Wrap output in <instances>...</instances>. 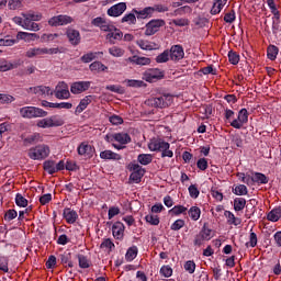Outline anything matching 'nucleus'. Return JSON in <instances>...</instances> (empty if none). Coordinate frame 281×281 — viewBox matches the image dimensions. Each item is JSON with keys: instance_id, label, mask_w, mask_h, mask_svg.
<instances>
[{"instance_id": "nucleus-1", "label": "nucleus", "mask_w": 281, "mask_h": 281, "mask_svg": "<svg viewBox=\"0 0 281 281\" xmlns=\"http://www.w3.org/2000/svg\"><path fill=\"white\" fill-rule=\"evenodd\" d=\"M148 148L151 153H161L162 159L166 157L172 159V157H175V153L170 150V143L161 138L150 140Z\"/></svg>"}, {"instance_id": "nucleus-2", "label": "nucleus", "mask_w": 281, "mask_h": 281, "mask_svg": "<svg viewBox=\"0 0 281 281\" xmlns=\"http://www.w3.org/2000/svg\"><path fill=\"white\" fill-rule=\"evenodd\" d=\"M20 115L24 120H34L36 117H47V111L36 106H23L20 109Z\"/></svg>"}, {"instance_id": "nucleus-3", "label": "nucleus", "mask_w": 281, "mask_h": 281, "mask_svg": "<svg viewBox=\"0 0 281 281\" xmlns=\"http://www.w3.org/2000/svg\"><path fill=\"white\" fill-rule=\"evenodd\" d=\"M29 157L34 161H41L49 157V147L47 145H37L29 149Z\"/></svg>"}, {"instance_id": "nucleus-4", "label": "nucleus", "mask_w": 281, "mask_h": 281, "mask_svg": "<svg viewBox=\"0 0 281 281\" xmlns=\"http://www.w3.org/2000/svg\"><path fill=\"white\" fill-rule=\"evenodd\" d=\"M175 98L170 93L159 94L150 100L151 106L155 109H166L172 104Z\"/></svg>"}, {"instance_id": "nucleus-5", "label": "nucleus", "mask_w": 281, "mask_h": 281, "mask_svg": "<svg viewBox=\"0 0 281 281\" xmlns=\"http://www.w3.org/2000/svg\"><path fill=\"white\" fill-rule=\"evenodd\" d=\"M166 25V21L161 19L150 20L145 26V36H155L161 27Z\"/></svg>"}, {"instance_id": "nucleus-6", "label": "nucleus", "mask_w": 281, "mask_h": 281, "mask_svg": "<svg viewBox=\"0 0 281 281\" xmlns=\"http://www.w3.org/2000/svg\"><path fill=\"white\" fill-rule=\"evenodd\" d=\"M166 74L159 68L147 69L143 74V80L146 82H157V80H164Z\"/></svg>"}, {"instance_id": "nucleus-7", "label": "nucleus", "mask_w": 281, "mask_h": 281, "mask_svg": "<svg viewBox=\"0 0 281 281\" xmlns=\"http://www.w3.org/2000/svg\"><path fill=\"white\" fill-rule=\"evenodd\" d=\"M70 23H74V18L65 14L55 15L48 20L50 27H60L63 25H69Z\"/></svg>"}, {"instance_id": "nucleus-8", "label": "nucleus", "mask_w": 281, "mask_h": 281, "mask_svg": "<svg viewBox=\"0 0 281 281\" xmlns=\"http://www.w3.org/2000/svg\"><path fill=\"white\" fill-rule=\"evenodd\" d=\"M249 122V112L247 111V109H241L239 112H238V116L237 119L233 120L231 122V126L233 128H237V130H240L243 128V126H245V124H247Z\"/></svg>"}, {"instance_id": "nucleus-9", "label": "nucleus", "mask_w": 281, "mask_h": 281, "mask_svg": "<svg viewBox=\"0 0 281 281\" xmlns=\"http://www.w3.org/2000/svg\"><path fill=\"white\" fill-rule=\"evenodd\" d=\"M70 95L69 86H67L66 82L61 81L56 86L55 98H57V100H69Z\"/></svg>"}, {"instance_id": "nucleus-10", "label": "nucleus", "mask_w": 281, "mask_h": 281, "mask_svg": "<svg viewBox=\"0 0 281 281\" xmlns=\"http://www.w3.org/2000/svg\"><path fill=\"white\" fill-rule=\"evenodd\" d=\"M27 93H33L34 95H42L43 98H47L48 95H54V91L52 88L46 86H36L26 89Z\"/></svg>"}, {"instance_id": "nucleus-11", "label": "nucleus", "mask_w": 281, "mask_h": 281, "mask_svg": "<svg viewBox=\"0 0 281 281\" xmlns=\"http://www.w3.org/2000/svg\"><path fill=\"white\" fill-rule=\"evenodd\" d=\"M91 87V81H76L70 86V92L74 95H78L80 93H85V91H89Z\"/></svg>"}, {"instance_id": "nucleus-12", "label": "nucleus", "mask_w": 281, "mask_h": 281, "mask_svg": "<svg viewBox=\"0 0 281 281\" xmlns=\"http://www.w3.org/2000/svg\"><path fill=\"white\" fill-rule=\"evenodd\" d=\"M170 59L175 63H179V60H183L186 56V52L183 50V46L181 45H173L169 50Z\"/></svg>"}, {"instance_id": "nucleus-13", "label": "nucleus", "mask_w": 281, "mask_h": 281, "mask_svg": "<svg viewBox=\"0 0 281 281\" xmlns=\"http://www.w3.org/2000/svg\"><path fill=\"white\" fill-rule=\"evenodd\" d=\"M126 12V2H119L108 9V16H122Z\"/></svg>"}, {"instance_id": "nucleus-14", "label": "nucleus", "mask_w": 281, "mask_h": 281, "mask_svg": "<svg viewBox=\"0 0 281 281\" xmlns=\"http://www.w3.org/2000/svg\"><path fill=\"white\" fill-rule=\"evenodd\" d=\"M77 153L80 155V157H87V159H91V157H93V153H95V147L87 143H81L77 148Z\"/></svg>"}, {"instance_id": "nucleus-15", "label": "nucleus", "mask_w": 281, "mask_h": 281, "mask_svg": "<svg viewBox=\"0 0 281 281\" xmlns=\"http://www.w3.org/2000/svg\"><path fill=\"white\" fill-rule=\"evenodd\" d=\"M66 36L74 47L78 46V44L82 41V37L80 36V31L75 29H67Z\"/></svg>"}, {"instance_id": "nucleus-16", "label": "nucleus", "mask_w": 281, "mask_h": 281, "mask_svg": "<svg viewBox=\"0 0 281 281\" xmlns=\"http://www.w3.org/2000/svg\"><path fill=\"white\" fill-rule=\"evenodd\" d=\"M126 229V227L124 226V223L122 222H115L113 225H112V234H113V237L116 239V240H122V238H124V231Z\"/></svg>"}, {"instance_id": "nucleus-17", "label": "nucleus", "mask_w": 281, "mask_h": 281, "mask_svg": "<svg viewBox=\"0 0 281 281\" xmlns=\"http://www.w3.org/2000/svg\"><path fill=\"white\" fill-rule=\"evenodd\" d=\"M63 216L68 225H74V223L78 221V212L71 210L70 207L64 209Z\"/></svg>"}, {"instance_id": "nucleus-18", "label": "nucleus", "mask_w": 281, "mask_h": 281, "mask_svg": "<svg viewBox=\"0 0 281 281\" xmlns=\"http://www.w3.org/2000/svg\"><path fill=\"white\" fill-rule=\"evenodd\" d=\"M123 37H124V33H122V31H120V29L115 26L113 31H110L106 34V40L111 43V45H115V41H122Z\"/></svg>"}, {"instance_id": "nucleus-19", "label": "nucleus", "mask_w": 281, "mask_h": 281, "mask_svg": "<svg viewBox=\"0 0 281 281\" xmlns=\"http://www.w3.org/2000/svg\"><path fill=\"white\" fill-rule=\"evenodd\" d=\"M132 12L137 14V19H149V16H153V14H155V8L146 7L140 11H138L137 9H133Z\"/></svg>"}, {"instance_id": "nucleus-20", "label": "nucleus", "mask_w": 281, "mask_h": 281, "mask_svg": "<svg viewBox=\"0 0 281 281\" xmlns=\"http://www.w3.org/2000/svg\"><path fill=\"white\" fill-rule=\"evenodd\" d=\"M136 45H138L140 49H145V52H153V49H157L158 47L157 43L147 40H138Z\"/></svg>"}, {"instance_id": "nucleus-21", "label": "nucleus", "mask_w": 281, "mask_h": 281, "mask_svg": "<svg viewBox=\"0 0 281 281\" xmlns=\"http://www.w3.org/2000/svg\"><path fill=\"white\" fill-rule=\"evenodd\" d=\"M92 100H93L92 95H87L83 99H81V101L79 102V104L75 110L76 115H80V113H82V111H85V109H87V106L91 104Z\"/></svg>"}, {"instance_id": "nucleus-22", "label": "nucleus", "mask_w": 281, "mask_h": 281, "mask_svg": "<svg viewBox=\"0 0 281 281\" xmlns=\"http://www.w3.org/2000/svg\"><path fill=\"white\" fill-rule=\"evenodd\" d=\"M100 158L105 160L120 161L122 156L117 153L106 149L100 153Z\"/></svg>"}, {"instance_id": "nucleus-23", "label": "nucleus", "mask_w": 281, "mask_h": 281, "mask_svg": "<svg viewBox=\"0 0 281 281\" xmlns=\"http://www.w3.org/2000/svg\"><path fill=\"white\" fill-rule=\"evenodd\" d=\"M112 139H114V142H119V144L122 145L131 144L132 142L131 135H128V133H115L112 135Z\"/></svg>"}, {"instance_id": "nucleus-24", "label": "nucleus", "mask_w": 281, "mask_h": 281, "mask_svg": "<svg viewBox=\"0 0 281 281\" xmlns=\"http://www.w3.org/2000/svg\"><path fill=\"white\" fill-rule=\"evenodd\" d=\"M126 60H127V63H133V65H142V66L150 65V58L140 57V56H137V55L128 57Z\"/></svg>"}, {"instance_id": "nucleus-25", "label": "nucleus", "mask_w": 281, "mask_h": 281, "mask_svg": "<svg viewBox=\"0 0 281 281\" xmlns=\"http://www.w3.org/2000/svg\"><path fill=\"white\" fill-rule=\"evenodd\" d=\"M104 53L103 52H89L85 54L83 56L80 57L81 63L89 64L93 63L98 56H102Z\"/></svg>"}, {"instance_id": "nucleus-26", "label": "nucleus", "mask_w": 281, "mask_h": 281, "mask_svg": "<svg viewBox=\"0 0 281 281\" xmlns=\"http://www.w3.org/2000/svg\"><path fill=\"white\" fill-rule=\"evenodd\" d=\"M254 178V186L258 183V186H267L269 183V178L262 172H255L252 173Z\"/></svg>"}, {"instance_id": "nucleus-27", "label": "nucleus", "mask_w": 281, "mask_h": 281, "mask_svg": "<svg viewBox=\"0 0 281 281\" xmlns=\"http://www.w3.org/2000/svg\"><path fill=\"white\" fill-rule=\"evenodd\" d=\"M19 40H12L10 35L0 34V46L2 47H12V45H16Z\"/></svg>"}, {"instance_id": "nucleus-28", "label": "nucleus", "mask_w": 281, "mask_h": 281, "mask_svg": "<svg viewBox=\"0 0 281 281\" xmlns=\"http://www.w3.org/2000/svg\"><path fill=\"white\" fill-rule=\"evenodd\" d=\"M224 216L228 218L229 225L238 226L240 225V223H243V220H240L239 217H236V215H234V213H232L231 211H225Z\"/></svg>"}, {"instance_id": "nucleus-29", "label": "nucleus", "mask_w": 281, "mask_h": 281, "mask_svg": "<svg viewBox=\"0 0 281 281\" xmlns=\"http://www.w3.org/2000/svg\"><path fill=\"white\" fill-rule=\"evenodd\" d=\"M43 169L49 175H56V161L45 160L43 164Z\"/></svg>"}, {"instance_id": "nucleus-30", "label": "nucleus", "mask_w": 281, "mask_h": 281, "mask_svg": "<svg viewBox=\"0 0 281 281\" xmlns=\"http://www.w3.org/2000/svg\"><path fill=\"white\" fill-rule=\"evenodd\" d=\"M137 161H138V164H140V166H148L149 164H153V155L139 154L137 156Z\"/></svg>"}, {"instance_id": "nucleus-31", "label": "nucleus", "mask_w": 281, "mask_h": 281, "mask_svg": "<svg viewBox=\"0 0 281 281\" xmlns=\"http://www.w3.org/2000/svg\"><path fill=\"white\" fill-rule=\"evenodd\" d=\"M137 252H138L137 246L130 247L125 254V260L127 262H133V260L137 258Z\"/></svg>"}, {"instance_id": "nucleus-32", "label": "nucleus", "mask_w": 281, "mask_h": 281, "mask_svg": "<svg viewBox=\"0 0 281 281\" xmlns=\"http://www.w3.org/2000/svg\"><path fill=\"white\" fill-rule=\"evenodd\" d=\"M247 205V200L245 198H235L234 199V210L235 212H243Z\"/></svg>"}, {"instance_id": "nucleus-33", "label": "nucleus", "mask_w": 281, "mask_h": 281, "mask_svg": "<svg viewBox=\"0 0 281 281\" xmlns=\"http://www.w3.org/2000/svg\"><path fill=\"white\" fill-rule=\"evenodd\" d=\"M43 55H45V48H38V47L30 48L25 53L26 58H34L36 56H43Z\"/></svg>"}, {"instance_id": "nucleus-34", "label": "nucleus", "mask_w": 281, "mask_h": 281, "mask_svg": "<svg viewBox=\"0 0 281 281\" xmlns=\"http://www.w3.org/2000/svg\"><path fill=\"white\" fill-rule=\"evenodd\" d=\"M280 217H281V210L279 207L273 209L267 215L268 221H271V223H278V221H280Z\"/></svg>"}, {"instance_id": "nucleus-35", "label": "nucleus", "mask_w": 281, "mask_h": 281, "mask_svg": "<svg viewBox=\"0 0 281 281\" xmlns=\"http://www.w3.org/2000/svg\"><path fill=\"white\" fill-rule=\"evenodd\" d=\"M279 52H280V49L278 48V46L269 45L267 48V56H268L269 60H276V58H278Z\"/></svg>"}, {"instance_id": "nucleus-36", "label": "nucleus", "mask_w": 281, "mask_h": 281, "mask_svg": "<svg viewBox=\"0 0 281 281\" xmlns=\"http://www.w3.org/2000/svg\"><path fill=\"white\" fill-rule=\"evenodd\" d=\"M121 23H127V25H135L137 23V18L135 16V12L125 14L121 19Z\"/></svg>"}, {"instance_id": "nucleus-37", "label": "nucleus", "mask_w": 281, "mask_h": 281, "mask_svg": "<svg viewBox=\"0 0 281 281\" xmlns=\"http://www.w3.org/2000/svg\"><path fill=\"white\" fill-rule=\"evenodd\" d=\"M77 260L80 269H89V267H91V261L85 255H77Z\"/></svg>"}, {"instance_id": "nucleus-38", "label": "nucleus", "mask_w": 281, "mask_h": 281, "mask_svg": "<svg viewBox=\"0 0 281 281\" xmlns=\"http://www.w3.org/2000/svg\"><path fill=\"white\" fill-rule=\"evenodd\" d=\"M248 193H249V190L245 184H239L233 188V194H236V196H246V194Z\"/></svg>"}, {"instance_id": "nucleus-39", "label": "nucleus", "mask_w": 281, "mask_h": 281, "mask_svg": "<svg viewBox=\"0 0 281 281\" xmlns=\"http://www.w3.org/2000/svg\"><path fill=\"white\" fill-rule=\"evenodd\" d=\"M109 54L114 58H122V56H124L125 54V50L124 48H120L119 46H112L109 48Z\"/></svg>"}, {"instance_id": "nucleus-40", "label": "nucleus", "mask_w": 281, "mask_h": 281, "mask_svg": "<svg viewBox=\"0 0 281 281\" xmlns=\"http://www.w3.org/2000/svg\"><path fill=\"white\" fill-rule=\"evenodd\" d=\"M89 69L90 71H106L109 67H106L101 61H93L92 64H90Z\"/></svg>"}, {"instance_id": "nucleus-41", "label": "nucleus", "mask_w": 281, "mask_h": 281, "mask_svg": "<svg viewBox=\"0 0 281 281\" xmlns=\"http://www.w3.org/2000/svg\"><path fill=\"white\" fill-rule=\"evenodd\" d=\"M189 216L192 221H199V218H201V209L199 206H191Z\"/></svg>"}, {"instance_id": "nucleus-42", "label": "nucleus", "mask_w": 281, "mask_h": 281, "mask_svg": "<svg viewBox=\"0 0 281 281\" xmlns=\"http://www.w3.org/2000/svg\"><path fill=\"white\" fill-rule=\"evenodd\" d=\"M212 233H213V231H212V228H210V224L204 223L200 231V234H202L209 240H212V238H213Z\"/></svg>"}, {"instance_id": "nucleus-43", "label": "nucleus", "mask_w": 281, "mask_h": 281, "mask_svg": "<svg viewBox=\"0 0 281 281\" xmlns=\"http://www.w3.org/2000/svg\"><path fill=\"white\" fill-rule=\"evenodd\" d=\"M60 262H61V265H67V267L72 269L74 262L71 261V254L64 252L63 255H60Z\"/></svg>"}, {"instance_id": "nucleus-44", "label": "nucleus", "mask_w": 281, "mask_h": 281, "mask_svg": "<svg viewBox=\"0 0 281 281\" xmlns=\"http://www.w3.org/2000/svg\"><path fill=\"white\" fill-rule=\"evenodd\" d=\"M186 212H188V207L183 205H176L171 210H169V214H173L175 216L186 214Z\"/></svg>"}, {"instance_id": "nucleus-45", "label": "nucleus", "mask_w": 281, "mask_h": 281, "mask_svg": "<svg viewBox=\"0 0 281 281\" xmlns=\"http://www.w3.org/2000/svg\"><path fill=\"white\" fill-rule=\"evenodd\" d=\"M48 120L50 121V126L53 128L56 126H63V124H65V121L63 120V117H60V115H53L48 117Z\"/></svg>"}, {"instance_id": "nucleus-46", "label": "nucleus", "mask_w": 281, "mask_h": 281, "mask_svg": "<svg viewBox=\"0 0 281 281\" xmlns=\"http://www.w3.org/2000/svg\"><path fill=\"white\" fill-rule=\"evenodd\" d=\"M170 60V50L166 49L156 57V63H168Z\"/></svg>"}, {"instance_id": "nucleus-47", "label": "nucleus", "mask_w": 281, "mask_h": 281, "mask_svg": "<svg viewBox=\"0 0 281 281\" xmlns=\"http://www.w3.org/2000/svg\"><path fill=\"white\" fill-rule=\"evenodd\" d=\"M160 276H162V278H172V267L170 266H162L159 270Z\"/></svg>"}, {"instance_id": "nucleus-48", "label": "nucleus", "mask_w": 281, "mask_h": 281, "mask_svg": "<svg viewBox=\"0 0 281 281\" xmlns=\"http://www.w3.org/2000/svg\"><path fill=\"white\" fill-rule=\"evenodd\" d=\"M15 205H18V207H27V199H25L23 194L16 193Z\"/></svg>"}, {"instance_id": "nucleus-49", "label": "nucleus", "mask_w": 281, "mask_h": 281, "mask_svg": "<svg viewBox=\"0 0 281 281\" xmlns=\"http://www.w3.org/2000/svg\"><path fill=\"white\" fill-rule=\"evenodd\" d=\"M228 60L231 65H238L240 63V55L234 50L228 52Z\"/></svg>"}, {"instance_id": "nucleus-50", "label": "nucleus", "mask_w": 281, "mask_h": 281, "mask_svg": "<svg viewBox=\"0 0 281 281\" xmlns=\"http://www.w3.org/2000/svg\"><path fill=\"white\" fill-rule=\"evenodd\" d=\"M9 262H10V259H8V257L0 256V271L8 273L10 271V268H8Z\"/></svg>"}, {"instance_id": "nucleus-51", "label": "nucleus", "mask_w": 281, "mask_h": 281, "mask_svg": "<svg viewBox=\"0 0 281 281\" xmlns=\"http://www.w3.org/2000/svg\"><path fill=\"white\" fill-rule=\"evenodd\" d=\"M19 216V213L14 209H9L4 214V221L10 223V221H14Z\"/></svg>"}, {"instance_id": "nucleus-52", "label": "nucleus", "mask_w": 281, "mask_h": 281, "mask_svg": "<svg viewBox=\"0 0 281 281\" xmlns=\"http://www.w3.org/2000/svg\"><path fill=\"white\" fill-rule=\"evenodd\" d=\"M145 221L149 225H154V226H157L160 223L159 216L158 215H153V214L146 215L145 216Z\"/></svg>"}, {"instance_id": "nucleus-53", "label": "nucleus", "mask_w": 281, "mask_h": 281, "mask_svg": "<svg viewBox=\"0 0 281 281\" xmlns=\"http://www.w3.org/2000/svg\"><path fill=\"white\" fill-rule=\"evenodd\" d=\"M188 190L191 199H199V194H201V191H199V187L196 184L189 186Z\"/></svg>"}, {"instance_id": "nucleus-54", "label": "nucleus", "mask_w": 281, "mask_h": 281, "mask_svg": "<svg viewBox=\"0 0 281 281\" xmlns=\"http://www.w3.org/2000/svg\"><path fill=\"white\" fill-rule=\"evenodd\" d=\"M172 24L176 25V27H186V25H190V21L188 19L180 18V19L172 20L170 25Z\"/></svg>"}, {"instance_id": "nucleus-55", "label": "nucleus", "mask_w": 281, "mask_h": 281, "mask_svg": "<svg viewBox=\"0 0 281 281\" xmlns=\"http://www.w3.org/2000/svg\"><path fill=\"white\" fill-rule=\"evenodd\" d=\"M41 139V134L35 133L32 135H29L26 138H24V144H36Z\"/></svg>"}, {"instance_id": "nucleus-56", "label": "nucleus", "mask_w": 281, "mask_h": 281, "mask_svg": "<svg viewBox=\"0 0 281 281\" xmlns=\"http://www.w3.org/2000/svg\"><path fill=\"white\" fill-rule=\"evenodd\" d=\"M14 100L13 95L0 93V104H12Z\"/></svg>"}, {"instance_id": "nucleus-57", "label": "nucleus", "mask_w": 281, "mask_h": 281, "mask_svg": "<svg viewBox=\"0 0 281 281\" xmlns=\"http://www.w3.org/2000/svg\"><path fill=\"white\" fill-rule=\"evenodd\" d=\"M184 226H186V221L177 220L171 224L170 229H172V232H179V229L183 228Z\"/></svg>"}, {"instance_id": "nucleus-58", "label": "nucleus", "mask_w": 281, "mask_h": 281, "mask_svg": "<svg viewBox=\"0 0 281 281\" xmlns=\"http://www.w3.org/2000/svg\"><path fill=\"white\" fill-rule=\"evenodd\" d=\"M256 245H258V235H256V233L250 232L249 235V241L246 243V247H256Z\"/></svg>"}, {"instance_id": "nucleus-59", "label": "nucleus", "mask_w": 281, "mask_h": 281, "mask_svg": "<svg viewBox=\"0 0 281 281\" xmlns=\"http://www.w3.org/2000/svg\"><path fill=\"white\" fill-rule=\"evenodd\" d=\"M127 87H133L134 89H139V87H146L143 80L130 79L127 80Z\"/></svg>"}, {"instance_id": "nucleus-60", "label": "nucleus", "mask_w": 281, "mask_h": 281, "mask_svg": "<svg viewBox=\"0 0 281 281\" xmlns=\"http://www.w3.org/2000/svg\"><path fill=\"white\" fill-rule=\"evenodd\" d=\"M184 270L188 272V273H194V271H196V263H194V261L192 260H188L186 263H184Z\"/></svg>"}, {"instance_id": "nucleus-61", "label": "nucleus", "mask_w": 281, "mask_h": 281, "mask_svg": "<svg viewBox=\"0 0 281 281\" xmlns=\"http://www.w3.org/2000/svg\"><path fill=\"white\" fill-rule=\"evenodd\" d=\"M209 239L207 238H205L202 234H198V235H195V237H194V240H193V245L195 246V247H201V245H203L205 241H207Z\"/></svg>"}, {"instance_id": "nucleus-62", "label": "nucleus", "mask_w": 281, "mask_h": 281, "mask_svg": "<svg viewBox=\"0 0 281 281\" xmlns=\"http://www.w3.org/2000/svg\"><path fill=\"white\" fill-rule=\"evenodd\" d=\"M10 69H14V65L4 59H0V71H10Z\"/></svg>"}, {"instance_id": "nucleus-63", "label": "nucleus", "mask_w": 281, "mask_h": 281, "mask_svg": "<svg viewBox=\"0 0 281 281\" xmlns=\"http://www.w3.org/2000/svg\"><path fill=\"white\" fill-rule=\"evenodd\" d=\"M38 128H53L52 122L49 121V117L43 119L37 122Z\"/></svg>"}, {"instance_id": "nucleus-64", "label": "nucleus", "mask_w": 281, "mask_h": 281, "mask_svg": "<svg viewBox=\"0 0 281 281\" xmlns=\"http://www.w3.org/2000/svg\"><path fill=\"white\" fill-rule=\"evenodd\" d=\"M196 166L199 170L205 171V169L207 168V160L205 158H200L196 161Z\"/></svg>"}]
</instances>
